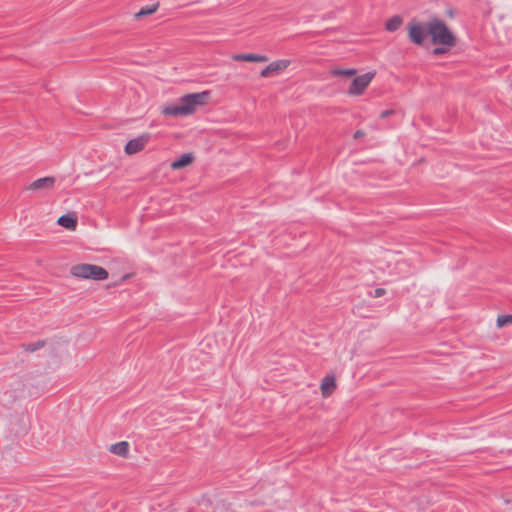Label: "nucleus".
Wrapping results in <instances>:
<instances>
[{
  "label": "nucleus",
  "mask_w": 512,
  "mask_h": 512,
  "mask_svg": "<svg viewBox=\"0 0 512 512\" xmlns=\"http://www.w3.org/2000/svg\"><path fill=\"white\" fill-rule=\"evenodd\" d=\"M430 43L434 46L432 54L441 56L449 52L457 44V37L446 22L437 16L429 19Z\"/></svg>",
  "instance_id": "nucleus-1"
},
{
  "label": "nucleus",
  "mask_w": 512,
  "mask_h": 512,
  "mask_svg": "<svg viewBox=\"0 0 512 512\" xmlns=\"http://www.w3.org/2000/svg\"><path fill=\"white\" fill-rule=\"evenodd\" d=\"M70 274L76 278L104 281L108 278V271L98 265L89 263H80L70 268Z\"/></svg>",
  "instance_id": "nucleus-2"
},
{
  "label": "nucleus",
  "mask_w": 512,
  "mask_h": 512,
  "mask_svg": "<svg viewBox=\"0 0 512 512\" xmlns=\"http://www.w3.org/2000/svg\"><path fill=\"white\" fill-rule=\"evenodd\" d=\"M406 30L409 41L416 46L422 47L426 40L429 39V20L423 22L413 18L407 23Z\"/></svg>",
  "instance_id": "nucleus-3"
},
{
  "label": "nucleus",
  "mask_w": 512,
  "mask_h": 512,
  "mask_svg": "<svg viewBox=\"0 0 512 512\" xmlns=\"http://www.w3.org/2000/svg\"><path fill=\"white\" fill-rule=\"evenodd\" d=\"M211 98V91L204 90L201 92L188 93L179 98L187 116L193 114L200 106L208 104Z\"/></svg>",
  "instance_id": "nucleus-4"
},
{
  "label": "nucleus",
  "mask_w": 512,
  "mask_h": 512,
  "mask_svg": "<svg viewBox=\"0 0 512 512\" xmlns=\"http://www.w3.org/2000/svg\"><path fill=\"white\" fill-rule=\"evenodd\" d=\"M376 76V71H368L362 75L355 76L351 81V84L348 88V95L350 96H360L364 93L367 86Z\"/></svg>",
  "instance_id": "nucleus-5"
},
{
  "label": "nucleus",
  "mask_w": 512,
  "mask_h": 512,
  "mask_svg": "<svg viewBox=\"0 0 512 512\" xmlns=\"http://www.w3.org/2000/svg\"><path fill=\"white\" fill-rule=\"evenodd\" d=\"M152 139L150 133H143L136 138L130 139L124 146L127 155H133L143 150L146 144Z\"/></svg>",
  "instance_id": "nucleus-6"
},
{
  "label": "nucleus",
  "mask_w": 512,
  "mask_h": 512,
  "mask_svg": "<svg viewBox=\"0 0 512 512\" xmlns=\"http://www.w3.org/2000/svg\"><path fill=\"white\" fill-rule=\"evenodd\" d=\"M290 63L291 61L288 59H279L273 61L260 71V76L267 78L273 74H277L285 70L290 65Z\"/></svg>",
  "instance_id": "nucleus-7"
},
{
  "label": "nucleus",
  "mask_w": 512,
  "mask_h": 512,
  "mask_svg": "<svg viewBox=\"0 0 512 512\" xmlns=\"http://www.w3.org/2000/svg\"><path fill=\"white\" fill-rule=\"evenodd\" d=\"M195 160V156L193 152H186L181 154L175 160H173L170 164L172 170H181L189 165H191Z\"/></svg>",
  "instance_id": "nucleus-8"
},
{
  "label": "nucleus",
  "mask_w": 512,
  "mask_h": 512,
  "mask_svg": "<svg viewBox=\"0 0 512 512\" xmlns=\"http://www.w3.org/2000/svg\"><path fill=\"white\" fill-rule=\"evenodd\" d=\"M337 387L336 378L333 374H327L321 381L320 390L324 398L329 397Z\"/></svg>",
  "instance_id": "nucleus-9"
},
{
  "label": "nucleus",
  "mask_w": 512,
  "mask_h": 512,
  "mask_svg": "<svg viewBox=\"0 0 512 512\" xmlns=\"http://www.w3.org/2000/svg\"><path fill=\"white\" fill-rule=\"evenodd\" d=\"M161 113L165 116H170L174 118L187 116L181 101H179L177 104H169L164 106L161 109Z\"/></svg>",
  "instance_id": "nucleus-10"
},
{
  "label": "nucleus",
  "mask_w": 512,
  "mask_h": 512,
  "mask_svg": "<svg viewBox=\"0 0 512 512\" xmlns=\"http://www.w3.org/2000/svg\"><path fill=\"white\" fill-rule=\"evenodd\" d=\"M56 179L53 176H46L34 180L30 185L31 190L51 189L54 187Z\"/></svg>",
  "instance_id": "nucleus-11"
},
{
  "label": "nucleus",
  "mask_w": 512,
  "mask_h": 512,
  "mask_svg": "<svg viewBox=\"0 0 512 512\" xmlns=\"http://www.w3.org/2000/svg\"><path fill=\"white\" fill-rule=\"evenodd\" d=\"M233 59L236 61L243 62H267L269 60L268 56L257 53L236 54L233 56Z\"/></svg>",
  "instance_id": "nucleus-12"
},
{
  "label": "nucleus",
  "mask_w": 512,
  "mask_h": 512,
  "mask_svg": "<svg viewBox=\"0 0 512 512\" xmlns=\"http://www.w3.org/2000/svg\"><path fill=\"white\" fill-rule=\"evenodd\" d=\"M57 224L66 229L75 230L77 227V224H78V220H77V217L75 214L67 213V214L61 215L58 218Z\"/></svg>",
  "instance_id": "nucleus-13"
},
{
  "label": "nucleus",
  "mask_w": 512,
  "mask_h": 512,
  "mask_svg": "<svg viewBox=\"0 0 512 512\" xmlns=\"http://www.w3.org/2000/svg\"><path fill=\"white\" fill-rule=\"evenodd\" d=\"M130 445L127 441H120L115 444H112L109 448V451L117 456L127 458L129 455Z\"/></svg>",
  "instance_id": "nucleus-14"
},
{
  "label": "nucleus",
  "mask_w": 512,
  "mask_h": 512,
  "mask_svg": "<svg viewBox=\"0 0 512 512\" xmlns=\"http://www.w3.org/2000/svg\"><path fill=\"white\" fill-rule=\"evenodd\" d=\"M159 8V2H155L150 5H146L140 8V10L135 13L134 17L135 19L139 20L145 16H149L153 13H155Z\"/></svg>",
  "instance_id": "nucleus-15"
},
{
  "label": "nucleus",
  "mask_w": 512,
  "mask_h": 512,
  "mask_svg": "<svg viewBox=\"0 0 512 512\" xmlns=\"http://www.w3.org/2000/svg\"><path fill=\"white\" fill-rule=\"evenodd\" d=\"M402 23V17L400 15H394L386 21L385 29L389 32H395L400 28Z\"/></svg>",
  "instance_id": "nucleus-16"
},
{
  "label": "nucleus",
  "mask_w": 512,
  "mask_h": 512,
  "mask_svg": "<svg viewBox=\"0 0 512 512\" xmlns=\"http://www.w3.org/2000/svg\"><path fill=\"white\" fill-rule=\"evenodd\" d=\"M330 73L336 77L350 78L357 74V70L355 68H334Z\"/></svg>",
  "instance_id": "nucleus-17"
},
{
  "label": "nucleus",
  "mask_w": 512,
  "mask_h": 512,
  "mask_svg": "<svg viewBox=\"0 0 512 512\" xmlns=\"http://www.w3.org/2000/svg\"><path fill=\"white\" fill-rule=\"evenodd\" d=\"M45 345H46V340L41 339V340H37L35 342L23 343L21 346L24 351L33 353V352L43 348Z\"/></svg>",
  "instance_id": "nucleus-18"
},
{
  "label": "nucleus",
  "mask_w": 512,
  "mask_h": 512,
  "mask_svg": "<svg viewBox=\"0 0 512 512\" xmlns=\"http://www.w3.org/2000/svg\"><path fill=\"white\" fill-rule=\"evenodd\" d=\"M512 325V314L499 315L496 320L497 328H503L505 326Z\"/></svg>",
  "instance_id": "nucleus-19"
},
{
  "label": "nucleus",
  "mask_w": 512,
  "mask_h": 512,
  "mask_svg": "<svg viewBox=\"0 0 512 512\" xmlns=\"http://www.w3.org/2000/svg\"><path fill=\"white\" fill-rule=\"evenodd\" d=\"M399 114V111L395 110V109H386V110H383L380 115H379V118L380 119H386L390 116H393V115H397Z\"/></svg>",
  "instance_id": "nucleus-20"
},
{
  "label": "nucleus",
  "mask_w": 512,
  "mask_h": 512,
  "mask_svg": "<svg viewBox=\"0 0 512 512\" xmlns=\"http://www.w3.org/2000/svg\"><path fill=\"white\" fill-rule=\"evenodd\" d=\"M197 504L209 508L212 506V501L208 496L202 495L201 499L197 501Z\"/></svg>",
  "instance_id": "nucleus-21"
},
{
  "label": "nucleus",
  "mask_w": 512,
  "mask_h": 512,
  "mask_svg": "<svg viewBox=\"0 0 512 512\" xmlns=\"http://www.w3.org/2000/svg\"><path fill=\"white\" fill-rule=\"evenodd\" d=\"M369 294L373 298H379L386 294V290L384 288L378 287V288L374 289L373 291H371Z\"/></svg>",
  "instance_id": "nucleus-22"
},
{
  "label": "nucleus",
  "mask_w": 512,
  "mask_h": 512,
  "mask_svg": "<svg viewBox=\"0 0 512 512\" xmlns=\"http://www.w3.org/2000/svg\"><path fill=\"white\" fill-rule=\"evenodd\" d=\"M366 135V132L364 130L358 129L354 132L353 138L355 140L360 139Z\"/></svg>",
  "instance_id": "nucleus-23"
},
{
  "label": "nucleus",
  "mask_w": 512,
  "mask_h": 512,
  "mask_svg": "<svg viewBox=\"0 0 512 512\" xmlns=\"http://www.w3.org/2000/svg\"><path fill=\"white\" fill-rule=\"evenodd\" d=\"M28 431V427L26 424L21 426V428L16 432L17 435H25Z\"/></svg>",
  "instance_id": "nucleus-24"
},
{
  "label": "nucleus",
  "mask_w": 512,
  "mask_h": 512,
  "mask_svg": "<svg viewBox=\"0 0 512 512\" xmlns=\"http://www.w3.org/2000/svg\"><path fill=\"white\" fill-rule=\"evenodd\" d=\"M447 14H448L450 17H453V15H454V11H453V9H451V8H450V9L447 11Z\"/></svg>",
  "instance_id": "nucleus-25"
},
{
  "label": "nucleus",
  "mask_w": 512,
  "mask_h": 512,
  "mask_svg": "<svg viewBox=\"0 0 512 512\" xmlns=\"http://www.w3.org/2000/svg\"><path fill=\"white\" fill-rule=\"evenodd\" d=\"M24 418H25L24 414H21V416H20V418H19V421H20L21 423H22V422H24Z\"/></svg>",
  "instance_id": "nucleus-26"
},
{
  "label": "nucleus",
  "mask_w": 512,
  "mask_h": 512,
  "mask_svg": "<svg viewBox=\"0 0 512 512\" xmlns=\"http://www.w3.org/2000/svg\"><path fill=\"white\" fill-rule=\"evenodd\" d=\"M187 512H194L193 509H189Z\"/></svg>",
  "instance_id": "nucleus-27"
}]
</instances>
